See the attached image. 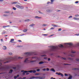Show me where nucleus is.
Segmentation results:
<instances>
[{"label":"nucleus","mask_w":79,"mask_h":79,"mask_svg":"<svg viewBox=\"0 0 79 79\" xmlns=\"http://www.w3.org/2000/svg\"><path fill=\"white\" fill-rule=\"evenodd\" d=\"M51 47L52 48L51 50L52 51H56V50L58 49V47L57 46H51Z\"/></svg>","instance_id":"nucleus-1"},{"label":"nucleus","mask_w":79,"mask_h":79,"mask_svg":"<svg viewBox=\"0 0 79 79\" xmlns=\"http://www.w3.org/2000/svg\"><path fill=\"white\" fill-rule=\"evenodd\" d=\"M27 61H29L28 63H33V62H35L36 61V60L31 61V60H28V58H26L24 61V63H26L27 62Z\"/></svg>","instance_id":"nucleus-2"},{"label":"nucleus","mask_w":79,"mask_h":79,"mask_svg":"<svg viewBox=\"0 0 79 79\" xmlns=\"http://www.w3.org/2000/svg\"><path fill=\"white\" fill-rule=\"evenodd\" d=\"M16 6L17 7V8H19L20 9H23L24 8V7L23 6L18 5H16Z\"/></svg>","instance_id":"nucleus-3"},{"label":"nucleus","mask_w":79,"mask_h":79,"mask_svg":"<svg viewBox=\"0 0 79 79\" xmlns=\"http://www.w3.org/2000/svg\"><path fill=\"white\" fill-rule=\"evenodd\" d=\"M56 74H57L58 76H61L62 77H63L64 76V75L63 74L61 73H58V72H56Z\"/></svg>","instance_id":"nucleus-4"},{"label":"nucleus","mask_w":79,"mask_h":79,"mask_svg":"<svg viewBox=\"0 0 79 79\" xmlns=\"http://www.w3.org/2000/svg\"><path fill=\"white\" fill-rule=\"evenodd\" d=\"M21 72H23V75H25V73H27V71H24L23 70H22L21 71Z\"/></svg>","instance_id":"nucleus-5"},{"label":"nucleus","mask_w":79,"mask_h":79,"mask_svg":"<svg viewBox=\"0 0 79 79\" xmlns=\"http://www.w3.org/2000/svg\"><path fill=\"white\" fill-rule=\"evenodd\" d=\"M26 55H28V56H30V55H32L31 54V53H30L29 52H27L25 53Z\"/></svg>","instance_id":"nucleus-6"},{"label":"nucleus","mask_w":79,"mask_h":79,"mask_svg":"<svg viewBox=\"0 0 79 79\" xmlns=\"http://www.w3.org/2000/svg\"><path fill=\"white\" fill-rule=\"evenodd\" d=\"M39 77H31L30 78V79H39Z\"/></svg>","instance_id":"nucleus-7"},{"label":"nucleus","mask_w":79,"mask_h":79,"mask_svg":"<svg viewBox=\"0 0 79 79\" xmlns=\"http://www.w3.org/2000/svg\"><path fill=\"white\" fill-rule=\"evenodd\" d=\"M64 44L65 45H73V44L71 43H65Z\"/></svg>","instance_id":"nucleus-8"},{"label":"nucleus","mask_w":79,"mask_h":79,"mask_svg":"<svg viewBox=\"0 0 79 79\" xmlns=\"http://www.w3.org/2000/svg\"><path fill=\"white\" fill-rule=\"evenodd\" d=\"M1 65H2V63H0V69H4V67L0 66Z\"/></svg>","instance_id":"nucleus-9"},{"label":"nucleus","mask_w":79,"mask_h":79,"mask_svg":"<svg viewBox=\"0 0 79 79\" xmlns=\"http://www.w3.org/2000/svg\"><path fill=\"white\" fill-rule=\"evenodd\" d=\"M9 60H15L14 57H11L9 59Z\"/></svg>","instance_id":"nucleus-10"},{"label":"nucleus","mask_w":79,"mask_h":79,"mask_svg":"<svg viewBox=\"0 0 79 79\" xmlns=\"http://www.w3.org/2000/svg\"><path fill=\"white\" fill-rule=\"evenodd\" d=\"M18 3V2H12L11 3V4H12V5L13 4H16V3Z\"/></svg>","instance_id":"nucleus-11"},{"label":"nucleus","mask_w":79,"mask_h":79,"mask_svg":"<svg viewBox=\"0 0 79 79\" xmlns=\"http://www.w3.org/2000/svg\"><path fill=\"white\" fill-rule=\"evenodd\" d=\"M44 78H45V77H39V79H44Z\"/></svg>","instance_id":"nucleus-12"},{"label":"nucleus","mask_w":79,"mask_h":79,"mask_svg":"<svg viewBox=\"0 0 79 79\" xmlns=\"http://www.w3.org/2000/svg\"><path fill=\"white\" fill-rule=\"evenodd\" d=\"M73 70H79V69L77 68H73Z\"/></svg>","instance_id":"nucleus-13"},{"label":"nucleus","mask_w":79,"mask_h":79,"mask_svg":"<svg viewBox=\"0 0 79 79\" xmlns=\"http://www.w3.org/2000/svg\"><path fill=\"white\" fill-rule=\"evenodd\" d=\"M6 33V31H5L4 30L3 31V32H2V34H5Z\"/></svg>","instance_id":"nucleus-14"},{"label":"nucleus","mask_w":79,"mask_h":79,"mask_svg":"<svg viewBox=\"0 0 79 79\" xmlns=\"http://www.w3.org/2000/svg\"><path fill=\"white\" fill-rule=\"evenodd\" d=\"M19 75H18L17 76H14V79H16V78H17V77H19Z\"/></svg>","instance_id":"nucleus-15"},{"label":"nucleus","mask_w":79,"mask_h":79,"mask_svg":"<svg viewBox=\"0 0 79 79\" xmlns=\"http://www.w3.org/2000/svg\"><path fill=\"white\" fill-rule=\"evenodd\" d=\"M14 39H12L10 40V42H14Z\"/></svg>","instance_id":"nucleus-16"},{"label":"nucleus","mask_w":79,"mask_h":79,"mask_svg":"<svg viewBox=\"0 0 79 79\" xmlns=\"http://www.w3.org/2000/svg\"><path fill=\"white\" fill-rule=\"evenodd\" d=\"M50 71H53V72H55V70L53 69H50Z\"/></svg>","instance_id":"nucleus-17"},{"label":"nucleus","mask_w":79,"mask_h":79,"mask_svg":"<svg viewBox=\"0 0 79 79\" xmlns=\"http://www.w3.org/2000/svg\"><path fill=\"white\" fill-rule=\"evenodd\" d=\"M59 47H61V48H62L63 47V46L61 44H60L59 45Z\"/></svg>","instance_id":"nucleus-18"},{"label":"nucleus","mask_w":79,"mask_h":79,"mask_svg":"<svg viewBox=\"0 0 79 79\" xmlns=\"http://www.w3.org/2000/svg\"><path fill=\"white\" fill-rule=\"evenodd\" d=\"M44 62L41 61L39 63V64H44Z\"/></svg>","instance_id":"nucleus-19"},{"label":"nucleus","mask_w":79,"mask_h":79,"mask_svg":"<svg viewBox=\"0 0 79 79\" xmlns=\"http://www.w3.org/2000/svg\"><path fill=\"white\" fill-rule=\"evenodd\" d=\"M3 50H6V47L5 46H4L3 47Z\"/></svg>","instance_id":"nucleus-20"},{"label":"nucleus","mask_w":79,"mask_h":79,"mask_svg":"<svg viewBox=\"0 0 79 79\" xmlns=\"http://www.w3.org/2000/svg\"><path fill=\"white\" fill-rule=\"evenodd\" d=\"M35 18H37L38 19H40V18H41V17H39L38 16H35Z\"/></svg>","instance_id":"nucleus-21"},{"label":"nucleus","mask_w":79,"mask_h":79,"mask_svg":"<svg viewBox=\"0 0 79 79\" xmlns=\"http://www.w3.org/2000/svg\"><path fill=\"white\" fill-rule=\"evenodd\" d=\"M10 27V25H8L6 26H3V28H5V27Z\"/></svg>","instance_id":"nucleus-22"},{"label":"nucleus","mask_w":79,"mask_h":79,"mask_svg":"<svg viewBox=\"0 0 79 79\" xmlns=\"http://www.w3.org/2000/svg\"><path fill=\"white\" fill-rule=\"evenodd\" d=\"M73 19H75V20H78V19H79V18L76 17L74 18Z\"/></svg>","instance_id":"nucleus-23"},{"label":"nucleus","mask_w":79,"mask_h":79,"mask_svg":"<svg viewBox=\"0 0 79 79\" xmlns=\"http://www.w3.org/2000/svg\"><path fill=\"white\" fill-rule=\"evenodd\" d=\"M35 26V24H32L30 25V27H32L33 26Z\"/></svg>","instance_id":"nucleus-24"},{"label":"nucleus","mask_w":79,"mask_h":79,"mask_svg":"<svg viewBox=\"0 0 79 79\" xmlns=\"http://www.w3.org/2000/svg\"><path fill=\"white\" fill-rule=\"evenodd\" d=\"M72 79V76H70L68 78V79Z\"/></svg>","instance_id":"nucleus-25"},{"label":"nucleus","mask_w":79,"mask_h":79,"mask_svg":"<svg viewBox=\"0 0 79 79\" xmlns=\"http://www.w3.org/2000/svg\"><path fill=\"white\" fill-rule=\"evenodd\" d=\"M27 73L29 72V73H32V70H30V71H27Z\"/></svg>","instance_id":"nucleus-26"},{"label":"nucleus","mask_w":79,"mask_h":79,"mask_svg":"<svg viewBox=\"0 0 79 79\" xmlns=\"http://www.w3.org/2000/svg\"><path fill=\"white\" fill-rule=\"evenodd\" d=\"M13 72V70H10L9 72V73H11Z\"/></svg>","instance_id":"nucleus-27"},{"label":"nucleus","mask_w":79,"mask_h":79,"mask_svg":"<svg viewBox=\"0 0 79 79\" xmlns=\"http://www.w3.org/2000/svg\"><path fill=\"white\" fill-rule=\"evenodd\" d=\"M32 73H36V71L32 70Z\"/></svg>","instance_id":"nucleus-28"},{"label":"nucleus","mask_w":79,"mask_h":79,"mask_svg":"<svg viewBox=\"0 0 79 79\" xmlns=\"http://www.w3.org/2000/svg\"><path fill=\"white\" fill-rule=\"evenodd\" d=\"M64 65H71V64H64Z\"/></svg>","instance_id":"nucleus-29"},{"label":"nucleus","mask_w":79,"mask_h":79,"mask_svg":"<svg viewBox=\"0 0 79 79\" xmlns=\"http://www.w3.org/2000/svg\"><path fill=\"white\" fill-rule=\"evenodd\" d=\"M23 31L24 32H27V30L25 29L24 30H23Z\"/></svg>","instance_id":"nucleus-30"},{"label":"nucleus","mask_w":79,"mask_h":79,"mask_svg":"<svg viewBox=\"0 0 79 79\" xmlns=\"http://www.w3.org/2000/svg\"><path fill=\"white\" fill-rule=\"evenodd\" d=\"M52 26H54V27H58V25H52Z\"/></svg>","instance_id":"nucleus-31"},{"label":"nucleus","mask_w":79,"mask_h":79,"mask_svg":"<svg viewBox=\"0 0 79 79\" xmlns=\"http://www.w3.org/2000/svg\"><path fill=\"white\" fill-rule=\"evenodd\" d=\"M61 58L62 59H63L64 60H66V58H63V57H62Z\"/></svg>","instance_id":"nucleus-32"},{"label":"nucleus","mask_w":79,"mask_h":79,"mask_svg":"<svg viewBox=\"0 0 79 79\" xmlns=\"http://www.w3.org/2000/svg\"><path fill=\"white\" fill-rule=\"evenodd\" d=\"M13 9L14 10H16V8L14 7L13 8Z\"/></svg>","instance_id":"nucleus-33"},{"label":"nucleus","mask_w":79,"mask_h":79,"mask_svg":"<svg viewBox=\"0 0 79 79\" xmlns=\"http://www.w3.org/2000/svg\"><path fill=\"white\" fill-rule=\"evenodd\" d=\"M5 13H9L10 12L9 11H6L5 12Z\"/></svg>","instance_id":"nucleus-34"},{"label":"nucleus","mask_w":79,"mask_h":79,"mask_svg":"<svg viewBox=\"0 0 79 79\" xmlns=\"http://www.w3.org/2000/svg\"><path fill=\"white\" fill-rule=\"evenodd\" d=\"M10 60H8L6 62H5V63H9V62H10Z\"/></svg>","instance_id":"nucleus-35"},{"label":"nucleus","mask_w":79,"mask_h":79,"mask_svg":"<svg viewBox=\"0 0 79 79\" xmlns=\"http://www.w3.org/2000/svg\"><path fill=\"white\" fill-rule=\"evenodd\" d=\"M64 75H65V76H68V74L66 73H65L64 74Z\"/></svg>","instance_id":"nucleus-36"},{"label":"nucleus","mask_w":79,"mask_h":79,"mask_svg":"<svg viewBox=\"0 0 79 79\" xmlns=\"http://www.w3.org/2000/svg\"><path fill=\"white\" fill-rule=\"evenodd\" d=\"M50 79H55V78H53V77H51Z\"/></svg>","instance_id":"nucleus-37"},{"label":"nucleus","mask_w":79,"mask_h":79,"mask_svg":"<svg viewBox=\"0 0 79 79\" xmlns=\"http://www.w3.org/2000/svg\"><path fill=\"white\" fill-rule=\"evenodd\" d=\"M75 3H79V1H76Z\"/></svg>","instance_id":"nucleus-38"},{"label":"nucleus","mask_w":79,"mask_h":79,"mask_svg":"<svg viewBox=\"0 0 79 79\" xmlns=\"http://www.w3.org/2000/svg\"><path fill=\"white\" fill-rule=\"evenodd\" d=\"M78 16H79V15H75V17H77Z\"/></svg>","instance_id":"nucleus-39"},{"label":"nucleus","mask_w":79,"mask_h":79,"mask_svg":"<svg viewBox=\"0 0 79 79\" xmlns=\"http://www.w3.org/2000/svg\"><path fill=\"white\" fill-rule=\"evenodd\" d=\"M44 59L45 60H47L48 59V58L47 57H44Z\"/></svg>","instance_id":"nucleus-40"},{"label":"nucleus","mask_w":79,"mask_h":79,"mask_svg":"<svg viewBox=\"0 0 79 79\" xmlns=\"http://www.w3.org/2000/svg\"><path fill=\"white\" fill-rule=\"evenodd\" d=\"M47 25L46 24H43V26H46Z\"/></svg>","instance_id":"nucleus-41"},{"label":"nucleus","mask_w":79,"mask_h":79,"mask_svg":"<svg viewBox=\"0 0 79 79\" xmlns=\"http://www.w3.org/2000/svg\"><path fill=\"white\" fill-rule=\"evenodd\" d=\"M18 58H19V59L20 58V59H22V58H23V57H19Z\"/></svg>","instance_id":"nucleus-42"},{"label":"nucleus","mask_w":79,"mask_h":79,"mask_svg":"<svg viewBox=\"0 0 79 79\" xmlns=\"http://www.w3.org/2000/svg\"><path fill=\"white\" fill-rule=\"evenodd\" d=\"M29 19H27L26 20H25V21H29Z\"/></svg>","instance_id":"nucleus-43"},{"label":"nucleus","mask_w":79,"mask_h":79,"mask_svg":"<svg viewBox=\"0 0 79 79\" xmlns=\"http://www.w3.org/2000/svg\"><path fill=\"white\" fill-rule=\"evenodd\" d=\"M70 56H72V57H73V56H74V55H70Z\"/></svg>","instance_id":"nucleus-44"},{"label":"nucleus","mask_w":79,"mask_h":79,"mask_svg":"<svg viewBox=\"0 0 79 79\" xmlns=\"http://www.w3.org/2000/svg\"><path fill=\"white\" fill-rule=\"evenodd\" d=\"M49 70H50V69H49L47 68L46 69V71H48Z\"/></svg>","instance_id":"nucleus-45"},{"label":"nucleus","mask_w":79,"mask_h":79,"mask_svg":"<svg viewBox=\"0 0 79 79\" xmlns=\"http://www.w3.org/2000/svg\"><path fill=\"white\" fill-rule=\"evenodd\" d=\"M3 16H7L8 15H3Z\"/></svg>","instance_id":"nucleus-46"},{"label":"nucleus","mask_w":79,"mask_h":79,"mask_svg":"<svg viewBox=\"0 0 79 79\" xmlns=\"http://www.w3.org/2000/svg\"><path fill=\"white\" fill-rule=\"evenodd\" d=\"M61 31V28H59V29H58V31Z\"/></svg>","instance_id":"nucleus-47"},{"label":"nucleus","mask_w":79,"mask_h":79,"mask_svg":"<svg viewBox=\"0 0 79 79\" xmlns=\"http://www.w3.org/2000/svg\"><path fill=\"white\" fill-rule=\"evenodd\" d=\"M50 3H52V2H48L47 3V4H49Z\"/></svg>","instance_id":"nucleus-48"},{"label":"nucleus","mask_w":79,"mask_h":79,"mask_svg":"<svg viewBox=\"0 0 79 79\" xmlns=\"http://www.w3.org/2000/svg\"><path fill=\"white\" fill-rule=\"evenodd\" d=\"M13 69H16V67H13Z\"/></svg>","instance_id":"nucleus-49"},{"label":"nucleus","mask_w":79,"mask_h":79,"mask_svg":"<svg viewBox=\"0 0 79 79\" xmlns=\"http://www.w3.org/2000/svg\"><path fill=\"white\" fill-rule=\"evenodd\" d=\"M12 53H11V52H10V53H9V55H12Z\"/></svg>","instance_id":"nucleus-50"},{"label":"nucleus","mask_w":79,"mask_h":79,"mask_svg":"<svg viewBox=\"0 0 79 79\" xmlns=\"http://www.w3.org/2000/svg\"><path fill=\"white\" fill-rule=\"evenodd\" d=\"M71 53H75V52H73V51H72L71 52Z\"/></svg>","instance_id":"nucleus-51"},{"label":"nucleus","mask_w":79,"mask_h":79,"mask_svg":"<svg viewBox=\"0 0 79 79\" xmlns=\"http://www.w3.org/2000/svg\"><path fill=\"white\" fill-rule=\"evenodd\" d=\"M36 71H40V69H37L36 70Z\"/></svg>","instance_id":"nucleus-52"},{"label":"nucleus","mask_w":79,"mask_h":79,"mask_svg":"<svg viewBox=\"0 0 79 79\" xmlns=\"http://www.w3.org/2000/svg\"><path fill=\"white\" fill-rule=\"evenodd\" d=\"M54 0H51V2H53Z\"/></svg>","instance_id":"nucleus-53"},{"label":"nucleus","mask_w":79,"mask_h":79,"mask_svg":"<svg viewBox=\"0 0 79 79\" xmlns=\"http://www.w3.org/2000/svg\"><path fill=\"white\" fill-rule=\"evenodd\" d=\"M76 60L77 61H79V59H77Z\"/></svg>","instance_id":"nucleus-54"},{"label":"nucleus","mask_w":79,"mask_h":79,"mask_svg":"<svg viewBox=\"0 0 79 79\" xmlns=\"http://www.w3.org/2000/svg\"><path fill=\"white\" fill-rule=\"evenodd\" d=\"M46 69H43V71H46Z\"/></svg>","instance_id":"nucleus-55"},{"label":"nucleus","mask_w":79,"mask_h":79,"mask_svg":"<svg viewBox=\"0 0 79 79\" xmlns=\"http://www.w3.org/2000/svg\"><path fill=\"white\" fill-rule=\"evenodd\" d=\"M54 28L53 27H52L50 28V29H54Z\"/></svg>","instance_id":"nucleus-56"},{"label":"nucleus","mask_w":79,"mask_h":79,"mask_svg":"<svg viewBox=\"0 0 79 79\" xmlns=\"http://www.w3.org/2000/svg\"><path fill=\"white\" fill-rule=\"evenodd\" d=\"M41 56H46V55H42Z\"/></svg>","instance_id":"nucleus-57"},{"label":"nucleus","mask_w":79,"mask_h":79,"mask_svg":"<svg viewBox=\"0 0 79 79\" xmlns=\"http://www.w3.org/2000/svg\"><path fill=\"white\" fill-rule=\"evenodd\" d=\"M68 60H72V58H68Z\"/></svg>","instance_id":"nucleus-58"},{"label":"nucleus","mask_w":79,"mask_h":79,"mask_svg":"<svg viewBox=\"0 0 79 79\" xmlns=\"http://www.w3.org/2000/svg\"><path fill=\"white\" fill-rule=\"evenodd\" d=\"M43 35L45 36H47V34H44Z\"/></svg>","instance_id":"nucleus-59"},{"label":"nucleus","mask_w":79,"mask_h":79,"mask_svg":"<svg viewBox=\"0 0 79 79\" xmlns=\"http://www.w3.org/2000/svg\"><path fill=\"white\" fill-rule=\"evenodd\" d=\"M48 61H50V58H48Z\"/></svg>","instance_id":"nucleus-60"},{"label":"nucleus","mask_w":79,"mask_h":79,"mask_svg":"<svg viewBox=\"0 0 79 79\" xmlns=\"http://www.w3.org/2000/svg\"><path fill=\"white\" fill-rule=\"evenodd\" d=\"M19 42H21V40H18Z\"/></svg>","instance_id":"nucleus-61"},{"label":"nucleus","mask_w":79,"mask_h":79,"mask_svg":"<svg viewBox=\"0 0 79 79\" xmlns=\"http://www.w3.org/2000/svg\"><path fill=\"white\" fill-rule=\"evenodd\" d=\"M72 16H70L69 17V18H72Z\"/></svg>","instance_id":"nucleus-62"},{"label":"nucleus","mask_w":79,"mask_h":79,"mask_svg":"<svg viewBox=\"0 0 79 79\" xmlns=\"http://www.w3.org/2000/svg\"><path fill=\"white\" fill-rule=\"evenodd\" d=\"M47 11H50V10H47Z\"/></svg>","instance_id":"nucleus-63"},{"label":"nucleus","mask_w":79,"mask_h":79,"mask_svg":"<svg viewBox=\"0 0 79 79\" xmlns=\"http://www.w3.org/2000/svg\"><path fill=\"white\" fill-rule=\"evenodd\" d=\"M36 75H39V73H37L36 74Z\"/></svg>","instance_id":"nucleus-64"}]
</instances>
